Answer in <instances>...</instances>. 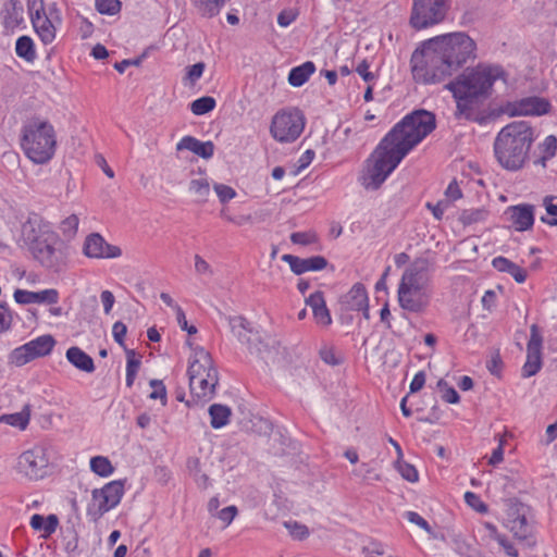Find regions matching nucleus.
Here are the masks:
<instances>
[{"instance_id": "obj_39", "label": "nucleus", "mask_w": 557, "mask_h": 557, "mask_svg": "<svg viewBox=\"0 0 557 557\" xmlns=\"http://www.w3.org/2000/svg\"><path fill=\"white\" fill-rule=\"evenodd\" d=\"M189 191L201 202L207 201L210 195V184L207 178H195L189 183Z\"/></svg>"}, {"instance_id": "obj_49", "label": "nucleus", "mask_w": 557, "mask_h": 557, "mask_svg": "<svg viewBox=\"0 0 557 557\" xmlns=\"http://www.w3.org/2000/svg\"><path fill=\"white\" fill-rule=\"evenodd\" d=\"M213 189L221 203L226 205L228 201L237 196L236 190L225 184H214Z\"/></svg>"}, {"instance_id": "obj_7", "label": "nucleus", "mask_w": 557, "mask_h": 557, "mask_svg": "<svg viewBox=\"0 0 557 557\" xmlns=\"http://www.w3.org/2000/svg\"><path fill=\"white\" fill-rule=\"evenodd\" d=\"M432 289L430 280L423 269L417 265L407 268L397 288V300L401 309L422 313L430 305Z\"/></svg>"}, {"instance_id": "obj_32", "label": "nucleus", "mask_w": 557, "mask_h": 557, "mask_svg": "<svg viewBox=\"0 0 557 557\" xmlns=\"http://www.w3.org/2000/svg\"><path fill=\"white\" fill-rule=\"evenodd\" d=\"M67 360L77 369L91 372L95 369L92 358L78 347H71L66 351Z\"/></svg>"}, {"instance_id": "obj_55", "label": "nucleus", "mask_w": 557, "mask_h": 557, "mask_svg": "<svg viewBox=\"0 0 557 557\" xmlns=\"http://www.w3.org/2000/svg\"><path fill=\"white\" fill-rule=\"evenodd\" d=\"M488 371L496 376V379H500V373L503 370V360L498 351L492 355L491 359L487 361Z\"/></svg>"}, {"instance_id": "obj_50", "label": "nucleus", "mask_w": 557, "mask_h": 557, "mask_svg": "<svg viewBox=\"0 0 557 557\" xmlns=\"http://www.w3.org/2000/svg\"><path fill=\"white\" fill-rule=\"evenodd\" d=\"M465 500L468 506L480 513H486L488 511V506L481 499L478 494L473 492H466Z\"/></svg>"}, {"instance_id": "obj_13", "label": "nucleus", "mask_w": 557, "mask_h": 557, "mask_svg": "<svg viewBox=\"0 0 557 557\" xmlns=\"http://www.w3.org/2000/svg\"><path fill=\"white\" fill-rule=\"evenodd\" d=\"M55 345V341L52 335L46 334L40 335L26 344L16 347L10 354V362L21 367L37 358L48 356Z\"/></svg>"}, {"instance_id": "obj_16", "label": "nucleus", "mask_w": 557, "mask_h": 557, "mask_svg": "<svg viewBox=\"0 0 557 557\" xmlns=\"http://www.w3.org/2000/svg\"><path fill=\"white\" fill-rule=\"evenodd\" d=\"M529 507L523 503L511 499L507 509L506 527L519 541H529L532 535V525L528 521Z\"/></svg>"}, {"instance_id": "obj_8", "label": "nucleus", "mask_w": 557, "mask_h": 557, "mask_svg": "<svg viewBox=\"0 0 557 557\" xmlns=\"http://www.w3.org/2000/svg\"><path fill=\"white\" fill-rule=\"evenodd\" d=\"M428 40H424L421 48L416 49L410 59L411 74L416 83L433 85L443 82L451 76L449 70L445 69L440 54L430 49Z\"/></svg>"}, {"instance_id": "obj_30", "label": "nucleus", "mask_w": 557, "mask_h": 557, "mask_svg": "<svg viewBox=\"0 0 557 557\" xmlns=\"http://www.w3.org/2000/svg\"><path fill=\"white\" fill-rule=\"evenodd\" d=\"M315 72V65L311 61H307L290 70L288 74V83L293 87H300L309 81L311 75Z\"/></svg>"}, {"instance_id": "obj_46", "label": "nucleus", "mask_w": 557, "mask_h": 557, "mask_svg": "<svg viewBox=\"0 0 557 557\" xmlns=\"http://www.w3.org/2000/svg\"><path fill=\"white\" fill-rule=\"evenodd\" d=\"M555 199L556 197L554 196H546L543 199V206L546 210V213L548 214V218L542 216L541 220L543 223L550 226H557V205L554 203Z\"/></svg>"}, {"instance_id": "obj_51", "label": "nucleus", "mask_w": 557, "mask_h": 557, "mask_svg": "<svg viewBox=\"0 0 557 557\" xmlns=\"http://www.w3.org/2000/svg\"><path fill=\"white\" fill-rule=\"evenodd\" d=\"M396 466L400 475L408 482L413 483L419 480L418 471L412 465L406 461H397Z\"/></svg>"}, {"instance_id": "obj_47", "label": "nucleus", "mask_w": 557, "mask_h": 557, "mask_svg": "<svg viewBox=\"0 0 557 557\" xmlns=\"http://www.w3.org/2000/svg\"><path fill=\"white\" fill-rule=\"evenodd\" d=\"M290 242L295 245L309 246L317 244L319 242V237L313 231L295 232L290 235Z\"/></svg>"}, {"instance_id": "obj_64", "label": "nucleus", "mask_w": 557, "mask_h": 557, "mask_svg": "<svg viewBox=\"0 0 557 557\" xmlns=\"http://www.w3.org/2000/svg\"><path fill=\"white\" fill-rule=\"evenodd\" d=\"M445 195L451 201H456L462 197V191L456 181H451L448 184Z\"/></svg>"}, {"instance_id": "obj_44", "label": "nucleus", "mask_w": 557, "mask_h": 557, "mask_svg": "<svg viewBox=\"0 0 557 557\" xmlns=\"http://www.w3.org/2000/svg\"><path fill=\"white\" fill-rule=\"evenodd\" d=\"M488 211L483 208H475L462 211L460 221L465 225H470L479 222H483L487 219Z\"/></svg>"}, {"instance_id": "obj_20", "label": "nucleus", "mask_w": 557, "mask_h": 557, "mask_svg": "<svg viewBox=\"0 0 557 557\" xmlns=\"http://www.w3.org/2000/svg\"><path fill=\"white\" fill-rule=\"evenodd\" d=\"M342 312H361L366 320L370 319V305L367 288L362 283H355L350 289L341 296Z\"/></svg>"}, {"instance_id": "obj_5", "label": "nucleus", "mask_w": 557, "mask_h": 557, "mask_svg": "<svg viewBox=\"0 0 557 557\" xmlns=\"http://www.w3.org/2000/svg\"><path fill=\"white\" fill-rule=\"evenodd\" d=\"M20 146L34 164H47L55 156L58 138L54 126L45 119L34 117L21 128Z\"/></svg>"}, {"instance_id": "obj_2", "label": "nucleus", "mask_w": 557, "mask_h": 557, "mask_svg": "<svg viewBox=\"0 0 557 557\" xmlns=\"http://www.w3.org/2000/svg\"><path fill=\"white\" fill-rule=\"evenodd\" d=\"M506 79L507 73L498 64L481 62L465 69L445 85L456 102V116L473 119L482 102L492 95L494 85Z\"/></svg>"}, {"instance_id": "obj_48", "label": "nucleus", "mask_w": 557, "mask_h": 557, "mask_svg": "<svg viewBox=\"0 0 557 557\" xmlns=\"http://www.w3.org/2000/svg\"><path fill=\"white\" fill-rule=\"evenodd\" d=\"M120 0H96V9L101 14L114 15L121 11Z\"/></svg>"}, {"instance_id": "obj_28", "label": "nucleus", "mask_w": 557, "mask_h": 557, "mask_svg": "<svg viewBox=\"0 0 557 557\" xmlns=\"http://www.w3.org/2000/svg\"><path fill=\"white\" fill-rule=\"evenodd\" d=\"M492 264L497 271L511 275L519 284L524 283L527 280V270L505 257L499 256L494 258Z\"/></svg>"}, {"instance_id": "obj_21", "label": "nucleus", "mask_w": 557, "mask_h": 557, "mask_svg": "<svg viewBox=\"0 0 557 557\" xmlns=\"http://www.w3.org/2000/svg\"><path fill=\"white\" fill-rule=\"evenodd\" d=\"M249 323L246 319L238 317L231 320V329L233 335L247 347L250 354H255L260 358H264L263 349L267 345L260 341L257 334H253L252 330L248 327Z\"/></svg>"}, {"instance_id": "obj_9", "label": "nucleus", "mask_w": 557, "mask_h": 557, "mask_svg": "<svg viewBox=\"0 0 557 557\" xmlns=\"http://www.w3.org/2000/svg\"><path fill=\"white\" fill-rule=\"evenodd\" d=\"M306 123V116L299 108L287 107L272 116L269 132L276 143L293 144L301 136Z\"/></svg>"}, {"instance_id": "obj_57", "label": "nucleus", "mask_w": 557, "mask_h": 557, "mask_svg": "<svg viewBox=\"0 0 557 557\" xmlns=\"http://www.w3.org/2000/svg\"><path fill=\"white\" fill-rule=\"evenodd\" d=\"M126 333H127V327H126V325L123 322L116 321L113 324V326H112V336H113L114 341L120 346H124Z\"/></svg>"}, {"instance_id": "obj_4", "label": "nucleus", "mask_w": 557, "mask_h": 557, "mask_svg": "<svg viewBox=\"0 0 557 557\" xmlns=\"http://www.w3.org/2000/svg\"><path fill=\"white\" fill-rule=\"evenodd\" d=\"M534 140V131L528 122L516 121L505 125L497 133L493 146L498 164L508 171L520 170Z\"/></svg>"}, {"instance_id": "obj_18", "label": "nucleus", "mask_w": 557, "mask_h": 557, "mask_svg": "<svg viewBox=\"0 0 557 557\" xmlns=\"http://www.w3.org/2000/svg\"><path fill=\"white\" fill-rule=\"evenodd\" d=\"M550 110L548 100L542 97L531 96L515 101H509L504 107V112L509 116L544 115Z\"/></svg>"}, {"instance_id": "obj_52", "label": "nucleus", "mask_w": 557, "mask_h": 557, "mask_svg": "<svg viewBox=\"0 0 557 557\" xmlns=\"http://www.w3.org/2000/svg\"><path fill=\"white\" fill-rule=\"evenodd\" d=\"M298 15H299V10L295 7L284 9L277 15V24L281 27H287L296 21Z\"/></svg>"}, {"instance_id": "obj_38", "label": "nucleus", "mask_w": 557, "mask_h": 557, "mask_svg": "<svg viewBox=\"0 0 557 557\" xmlns=\"http://www.w3.org/2000/svg\"><path fill=\"white\" fill-rule=\"evenodd\" d=\"M216 101L211 96H203L194 100L190 104V111L195 115H203L214 110Z\"/></svg>"}, {"instance_id": "obj_26", "label": "nucleus", "mask_w": 557, "mask_h": 557, "mask_svg": "<svg viewBox=\"0 0 557 557\" xmlns=\"http://www.w3.org/2000/svg\"><path fill=\"white\" fill-rule=\"evenodd\" d=\"M306 305L311 308L317 324L323 327H327L332 324L331 312L326 307L324 294L322 292L317 290L312 293L306 299Z\"/></svg>"}, {"instance_id": "obj_17", "label": "nucleus", "mask_w": 557, "mask_h": 557, "mask_svg": "<svg viewBox=\"0 0 557 557\" xmlns=\"http://www.w3.org/2000/svg\"><path fill=\"white\" fill-rule=\"evenodd\" d=\"M82 252L86 258L97 260L116 259L122 256V249L108 243L99 233H90L85 237Z\"/></svg>"}, {"instance_id": "obj_33", "label": "nucleus", "mask_w": 557, "mask_h": 557, "mask_svg": "<svg viewBox=\"0 0 557 557\" xmlns=\"http://www.w3.org/2000/svg\"><path fill=\"white\" fill-rule=\"evenodd\" d=\"M220 218L234 226L240 227L245 225H251L253 218L250 213H235L234 210L228 206H223L220 210Z\"/></svg>"}, {"instance_id": "obj_54", "label": "nucleus", "mask_w": 557, "mask_h": 557, "mask_svg": "<svg viewBox=\"0 0 557 557\" xmlns=\"http://www.w3.org/2000/svg\"><path fill=\"white\" fill-rule=\"evenodd\" d=\"M174 313L176 317L177 324L183 331H186L189 335H194L197 333V327L195 325L188 324L185 312L182 307H177Z\"/></svg>"}, {"instance_id": "obj_45", "label": "nucleus", "mask_w": 557, "mask_h": 557, "mask_svg": "<svg viewBox=\"0 0 557 557\" xmlns=\"http://www.w3.org/2000/svg\"><path fill=\"white\" fill-rule=\"evenodd\" d=\"M206 65L203 62L195 63L186 67L183 84L185 86H194L203 75Z\"/></svg>"}, {"instance_id": "obj_37", "label": "nucleus", "mask_w": 557, "mask_h": 557, "mask_svg": "<svg viewBox=\"0 0 557 557\" xmlns=\"http://www.w3.org/2000/svg\"><path fill=\"white\" fill-rule=\"evenodd\" d=\"M78 226L79 218L73 213L60 222L59 230L64 239L72 240L78 233Z\"/></svg>"}, {"instance_id": "obj_62", "label": "nucleus", "mask_w": 557, "mask_h": 557, "mask_svg": "<svg viewBox=\"0 0 557 557\" xmlns=\"http://www.w3.org/2000/svg\"><path fill=\"white\" fill-rule=\"evenodd\" d=\"M314 156H315V153L313 150H311V149L306 150L298 159L297 171L295 173L298 174L299 172L305 170L307 166H309V164L313 161Z\"/></svg>"}, {"instance_id": "obj_63", "label": "nucleus", "mask_w": 557, "mask_h": 557, "mask_svg": "<svg viewBox=\"0 0 557 557\" xmlns=\"http://www.w3.org/2000/svg\"><path fill=\"white\" fill-rule=\"evenodd\" d=\"M497 543L505 550L509 557H519V552L515 545L506 537V535L498 539Z\"/></svg>"}, {"instance_id": "obj_59", "label": "nucleus", "mask_w": 557, "mask_h": 557, "mask_svg": "<svg viewBox=\"0 0 557 557\" xmlns=\"http://www.w3.org/2000/svg\"><path fill=\"white\" fill-rule=\"evenodd\" d=\"M100 300L103 307V312L110 314L115 304V297L111 290H102L100 294Z\"/></svg>"}, {"instance_id": "obj_31", "label": "nucleus", "mask_w": 557, "mask_h": 557, "mask_svg": "<svg viewBox=\"0 0 557 557\" xmlns=\"http://www.w3.org/2000/svg\"><path fill=\"white\" fill-rule=\"evenodd\" d=\"M210 424L213 429H221L230 423L232 416L231 408L226 405L212 404L208 409Z\"/></svg>"}, {"instance_id": "obj_53", "label": "nucleus", "mask_w": 557, "mask_h": 557, "mask_svg": "<svg viewBox=\"0 0 557 557\" xmlns=\"http://www.w3.org/2000/svg\"><path fill=\"white\" fill-rule=\"evenodd\" d=\"M12 313L7 304H0V333L8 331L12 324Z\"/></svg>"}, {"instance_id": "obj_6", "label": "nucleus", "mask_w": 557, "mask_h": 557, "mask_svg": "<svg viewBox=\"0 0 557 557\" xmlns=\"http://www.w3.org/2000/svg\"><path fill=\"white\" fill-rule=\"evenodd\" d=\"M428 45L440 54L444 67L453 74L476 59V42L463 32L438 35L428 39Z\"/></svg>"}, {"instance_id": "obj_27", "label": "nucleus", "mask_w": 557, "mask_h": 557, "mask_svg": "<svg viewBox=\"0 0 557 557\" xmlns=\"http://www.w3.org/2000/svg\"><path fill=\"white\" fill-rule=\"evenodd\" d=\"M176 150H188L203 159H210L214 153L212 141H201L193 136H184L176 144Z\"/></svg>"}, {"instance_id": "obj_22", "label": "nucleus", "mask_w": 557, "mask_h": 557, "mask_svg": "<svg viewBox=\"0 0 557 557\" xmlns=\"http://www.w3.org/2000/svg\"><path fill=\"white\" fill-rule=\"evenodd\" d=\"M24 8L20 0H5L0 8V21L5 34H12L24 23Z\"/></svg>"}, {"instance_id": "obj_29", "label": "nucleus", "mask_w": 557, "mask_h": 557, "mask_svg": "<svg viewBox=\"0 0 557 557\" xmlns=\"http://www.w3.org/2000/svg\"><path fill=\"white\" fill-rule=\"evenodd\" d=\"M29 524L35 531H44L41 537L47 540L51 534L55 532L59 525V518L53 513L46 517L39 513H35L30 517Z\"/></svg>"}, {"instance_id": "obj_43", "label": "nucleus", "mask_w": 557, "mask_h": 557, "mask_svg": "<svg viewBox=\"0 0 557 557\" xmlns=\"http://www.w3.org/2000/svg\"><path fill=\"white\" fill-rule=\"evenodd\" d=\"M319 356L323 362L330 366H338L343 362V355L332 345H323Z\"/></svg>"}, {"instance_id": "obj_58", "label": "nucleus", "mask_w": 557, "mask_h": 557, "mask_svg": "<svg viewBox=\"0 0 557 557\" xmlns=\"http://www.w3.org/2000/svg\"><path fill=\"white\" fill-rule=\"evenodd\" d=\"M238 509L236 506L231 505L227 507H224L220 511H218L216 516L218 518L223 521L226 525L231 524L234 518L237 516Z\"/></svg>"}, {"instance_id": "obj_41", "label": "nucleus", "mask_w": 557, "mask_h": 557, "mask_svg": "<svg viewBox=\"0 0 557 557\" xmlns=\"http://www.w3.org/2000/svg\"><path fill=\"white\" fill-rule=\"evenodd\" d=\"M64 550L70 557H76L81 554L78 550V534L75 529L67 528L63 534Z\"/></svg>"}, {"instance_id": "obj_35", "label": "nucleus", "mask_w": 557, "mask_h": 557, "mask_svg": "<svg viewBox=\"0 0 557 557\" xmlns=\"http://www.w3.org/2000/svg\"><path fill=\"white\" fill-rule=\"evenodd\" d=\"M90 470L101 478H108L114 472V467L108 457L94 456L89 461Z\"/></svg>"}, {"instance_id": "obj_12", "label": "nucleus", "mask_w": 557, "mask_h": 557, "mask_svg": "<svg viewBox=\"0 0 557 557\" xmlns=\"http://www.w3.org/2000/svg\"><path fill=\"white\" fill-rule=\"evenodd\" d=\"M15 468L20 474L34 481L49 475L50 462L46 447L37 445L23 451L17 458Z\"/></svg>"}, {"instance_id": "obj_10", "label": "nucleus", "mask_w": 557, "mask_h": 557, "mask_svg": "<svg viewBox=\"0 0 557 557\" xmlns=\"http://www.w3.org/2000/svg\"><path fill=\"white\" fill-rule=\"evenodd\" d=\"M450 9V0H412L409 25L423 30L443 23Z\"/></svg>"}, {"instance_id": "obj_1", "label": "nucleus", "mask_w": 557, "mask_h": 557, "mask_svg": "<svg viewBox=\"0 0 557 557\" xmlns=\"http://www.w3.org/2000/svg\"><path fill=\"white\" fill-rule=\"evenodd\" d=\"M436 126L435 115L418 110L404 116L364 160L358 182L366 190H377L405 157Z\"/></svg>"}, {"instance_id": "obj_42", "label": "nucleus", "mask_w": 557, "mask_h": 557, "mask_svg": "<svg viewBox=\"0 0 557 557\" xmlns=\"http://www.w3.org/2000/svg\"><path fill=\"white\" fill-rule=\"evenodd\" d=\"M283 525L288 530L289 535L296 541H304L310 535L309 528L296 520L284 521Z\"/></svg>"}, {"instance_id": "obj_23", "label": "nucleus", "mask_w": 557, "mask_h": 557, "mask_svg": "<svg viewBox=\"0 0 557 557\" xmlns=\"http://www.w3.org/2000/svg\"><path fill=\"white\" fill-rule=\"evenodd\" d=\"M505 215L510 226L518 232L529 231L534 224V208L531 205L510 206L506 209Z\"/></svg>"}, {"instance_id": "obj_15", "label": "nucleus", "mask_w": 557, "mask_h": 557, "mask_svg": "<svg viewBox=\"0 0 557 557\" xmlns=\"http://www.w3.org/2000/svg\"><path fill=\"white\" fill-rule=\"evenodd\" d=\"M33 27L44 45L51 44L57 36V26L61 23L59 10L51 5L41 7L30 14Z\"/></svg>"}, {"instance_id": "obj_14", "label": "nucleus", "mask_w": 557, "mask_h": 557, "mask_svg": "<svg viewBox=\"0 0 557 557\" xmlns=\"http://www.w3.org/2000/svg\"><path fill=\"white\" fill-rule=\"evenodd\" d=\"M189 383H218V371L211 355L202 347L193 349L188 366Z\"/></svg>"}, {"instance_id": "obj_36", "label": "nucleus", "mask_w": 557, "mask_h": 557, "mask_svg": "<svg viewBox=\"0 0 557 557\" xmlns=\"http://www.w3.org/2000/svg\"><path fill=\"white\" fill-rule=\"evenodd\" d=\"M141 367V356L135 350L126 351V383H134Z\"/></svg>"}, {"instance_id": "obj_19", "label": "nucleus", "mask_w": 557, "mask_h": 557, "mask_svg": "<svg viewBox=\"0 0 557 557\" xmlns=\"http://www.w3.org/2000/svg\"><path fill=\"white\" fill-rule=\"evenodd\" d=\"M543 336L537 324L530 326V338L527 343V360L522 367L524 377L536 374L542 368Z\"/></svg>"}, {"instance_id": "obj_56", "label": "nucleus", "mask_w": 557, "mask_h": 557, "mask_svg": "<svg viewBox=\"0 0 557 557\" xmlns=\"http://www.w3.org/2000/svg\"><path fill=\"white\" fill-rule=\"evenodd\" d=\"M404 517L411 523L417 524L422 530L431 532V525L429 522L416 511H406Z\"/></svg>"}, {"instance_id": "obj_3", "label": "nucleus", "mask_w": 557, "mask_h": 557, "mask_svg": "<svg viewBox=\"0 0 557 557\" xmlns=\"http://www.w3.org/2000/svg\"><path fill=\"white\" fill-rule=\"evenodd\" d=\"M22 238L34 259L45 268L54 269L66 259L52 224L37 214L28 216L23 224Z\"/></svg>"}, {"instance_id": "obj_34", "label": "nucleus", "mask_w": 557, "mask_h": 557, "mask_svg": "<svg viewBox=\"0 0 557 557\" xmlns=\"http://www.w3.org/2000/svg\"><path fill=\"white\" fill-rule=\"evenodd\" d=\"M15 53L26 62H34L37 53L34 40L29 36H21L15 42Z\"/></svg>"}, {"instance_id": "obj_60", "label": "nucleus", "mask_w": 557, "mask_h": 557, "mask_svg": "<svg viewBox=\"0 0 557 557\" xmlns=\"http://www.w3.org/2000/svg\"><path fill=\"white\" fill-rule=\"evenodd\" d=\"M356 72L362 77V79L367 83H371L375 81V75L370 71V64L367 60H362L356 67Z\"/></svg>"}, {"instance_id": "obj_61", "label": "nucleus", "mask_w": 557, "mask_h": 557, "mask_svg": "<svg viewBox=\"0 0 557 557\" xmlns=\"http://www.w3.org/2000/svg\"><path fill=\"white\" fill-rule=\"evenodd\" d=\"M195 271L200 275H211L212 269L211 265L206 261L200 255H195Z\"/></svg>"}, {"instance_id": "obj_40", "label": "nucleus", "mask_w": 557, "mask_h": 557, "mask_svg": "<svg viewBox=\"0 0 557 557\" xmlns=\"http://www.w3.org/2000/svg\"><path fill=\"white\" fill-rule=\"evenodd\" d=\"M0 422L15 426L20 430H25L29 423V412L21 411L10 414H2Z\"/></svg>"}, {"instance_id": "obj_11", "label": "nucleus", "mask_w": 557, "mask_h": 557, "mask_svg": "<svg viewBox=\"0 0 557 557\" xmlns=\"http://www.w3.org/2000/svg\"><path fill=\"white\" fill-rule=\"evenodd\" d=\"M125 482L126 479L114 480L104 484L101 488L92 490V503L87 507V516L90 520H99L104 513L120 504L125 493Z\"/></svg>"}, {"instance_id": "obj_25", "label": "nucleus", "mask_w": 557, "mask_h": 557, "mask_svg": "<svg viewBox=\"0 0 557 557\" xmlns=\"http://www.w3.org/2000/svg\"><path fill=\"white\" fill-rule=\"evenodd\" d=\"M282 260L286 262L290 270L297 275L310 271H321L327 265L326 259L322 256L302 259L293 255H283Z\"/></svg>"}, {"instance_id": "obj_24", "label": "nucleus", "mask_w": 557, "mask_h": 557, "mask_svg": "<svg viewBox=\"0 0 557 557\" xmlns=\"http://www.w3.org/2000/svg\"><path fill=\"white\" fill-rule=\"evenodd\" d=\"M15 302L20 305L30 304H48L55 305L59 301L60 295L55 288H48L40 292H30L26 289H15L13 294Z\"/></svg>"}]
</instances>
